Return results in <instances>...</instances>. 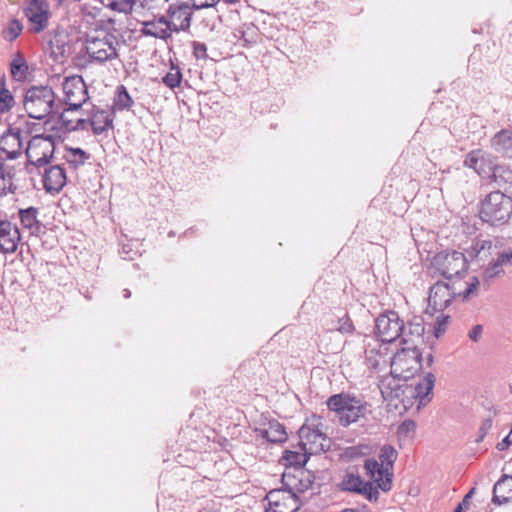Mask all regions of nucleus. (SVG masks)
Returning a JSON list of instances; mask_svg holds the SVG:
<instances>
[{"instance_id": "1", "label": "nucleus", "mask_w": 512, "mask_h": 512, "mask_svg": "<svg viewBox=\"0 0 512 512\" xmlns=\"http://www.w3.org/2000/svg\"><path fill=\"white\" fill-rule=\"evenodd\" d=\"M62 88L64 92V101L68 108L60 113V119L66 129H78L82 126L84 120L78 119L76 124H73V121L69 119L68 114L71 111L79 110L88 100L89 97L86 84L81 76L73 75L64 79Z\"/></svg>"}, {"instance_id": "2", "label": "nucleus", "mask_w": 512, "mask_h": 512, "mask_svg": "<svg viewBox=\"0 0 512 512\" xmlns=\"http://www.w3.org/2000/svg\"><path fill=\"white\" fill-rule=\"evenodd\" d=\"M28 116L41 120L50 114H59V104L53 89L46 85L32 86L27 89L23 100Z\"/></svg>"}, {"instance_id": "3", "label": "nucleus", "mask_w": 512, "mask_h": 512, "mask_svg": "<svg viewBox=\"0 0 512 512\" xmlns=\"http://www.w3.org/2000/svg\"><path fill=\"white\" fill-rule=\"evenodd\" d=\"M380 463L375 459H366L364 468L366 473L377 483V487L387 492L392 488V469L397 459V451L390 445L381 448Z\"/></svg>"}, {"instance_id": "4", "label": "nucleus", "mask_w": 512, "mask_h": 512, "mask_svg": "<svg viewBox=\"0 0 512 512\" xmlns=\"http://www.w3.org/2000/svg\"><path fill=\"white\" fill-rule=\"evenodd\" d=\"M512 215V197L497 190L490 192L481 201L479 216L482 221L491 225H502Z\"/></svg>"}, {"instance_id": "5", "label": "nucleus", "mask_w": 512, "mask_h": 512, "mask_svg": "<svg viewBox=\"0 0 512 512\" xmlns=\"http://www.w3.org/2000/svg\"><path fill=\"white\" fill-rule=\"evenodd\" d=\"M327 406L336 413L342 426H349L357 422L367 413L366 402L346 393L330 396L327 400Z\"/></svg>"}, {"instance_id": "6", "label": "nucleus", "mask_w": 512, "mask_h": 512, "mask_svg": "<svg viewBox=\"0 0 512 512\" xmlns=\"http://www.w3.org/2000/svg\"><path fill=\"white\" fill-rule=\"evenodd\" d=\"M422 355L418 347L405 346L390 360L391 375L398 380H408L421 369Z\"/></svg>"}, {"instance_id": "7", "label": "nucleus", "mask_w": 512, "mask_h": 512, "mask_svg": "<svg viewBox=\"0 0 512 512\" xmlns=\"http://www.w3.org/2000/svg\"><path fill=\"white\" fill-rule=\"evenodd\" d=\"M431 269L438 272L447 280L461 276L467 269V260L463 253L441 251L432 260Z\"/></svg>"}, {"instance_id": "8", "label": "nucleus", "mask_w": 512, "mask_h": 512, "mask_svg": "<svg viewBox=\"0 0 512 512\" xmlns=\"http://www.w3.org/2000/svg\"><path fill=\"white\" fill-rule=\"evenodd\" d=\"M119 42L115 36L105 34L103 37H88L86 52L92 61L104 63L118 57Z\"/></svg>"}, {"instance_id": "9", "label": "nucleus", "mask_w": 512, "mask_h": 512, "mask_svg": "<svg viewBox=\"0 0 512 512\" xmlns=\"http://www.w3.org/2000/svg\"><path fill=\"white\" fill-rule=\"evenodd\" d=\"M54 149V142L51 137L34 136L28 142L26 149L29 163L36 167L47 165L53 156Z\"/></svg>"}, {"instance_id": "10", "label": "nucleus", "mask_w": 512, "mask_h": 512, "mask_svg": "<svg viewBox=\"0 0 512 512\" xmlns=\"http://www.w3.org/2000/svg\"><path fill=\"white\" fill-rule=\"evenodd\" d=\"M377 340L391 343L400 338L403 320L394 311H388L378 316L375 322Z\"/></svg>"}, {"instance_id": "11", "label": "nucleus", "mask_w": 512, "mask_h": 512, "mask_svg": "<svg viewBox=\"0 0 512 512\" xmlns=\"http://www.w3.org/2000/svg\"><path fill=\"white\" fill-rule=\"evenodd\" d=\"M282 489L287 492L299 496L311 488L313 484V476L304 468H286L282 474Z\"/></svg>"}, {"instance_id": "12", "label": "nucleus", "mask_w": 512, "mask_h": 512, "mask_svg": "<svg viewBox=\"0 0 512 512\" xmlns=\"http://www.w3.org/2000/svg\"><path fill=\"white\" fill-rule=\"evenodd\" d=\"M302 451L317 454L325 450L327 437L313 422L305 423L298 431Z\"/></svg>"}, {"instance_id": "13", "label": "nucleus", "mask_w": 512, "mask_h": 512, "mask_svg": "<svg viewBox=\"0 0 512 512\" xmlns=\"http://www.w3.org/2000/svg\"><path fill=\"white\" fill-rule=\"evenodd\" d=\"M365 361L367 366L375 371H380L389 363L388 347L386 343L372 337H366Z\"/></svg>"}, {"instance_id": "14", "label": "nucleus", "mask_w": 512, "mask_h": 512, "mask_svg": "<svg viewBox=\"0 0 512 512\" xmlns=\"http://www.w3.org/2000/svg\"><path fill=\"white\" fill-rule=\"evenodd\" d=\"M267 500L269 503L268 512H296L302 505L299 496H295L282 488L271 490L267 494Z\"/></svg>"}, {"instance_id": "15", "label": "nucleus", "mask_w": 512, "mask_h": 512, "mask_svg": "<svg viewBox=\"0 0 512 512\" xmlns=\"http://www.w3.org/2000/svg\"><path fill=\"white\" fill-rule=\"evenodd\" d=\"M24 176L25 172L20 165L10 167L2 164V196L7 197L8 193L23 195L24 189L21 182Z\"/></svg>"}, {"instance_id": "16", "label": "nucleus", "mask_w": 512, "mask_h": 512, "mask_svg": "<svg viewBox=\"0 0 512 512\" xmlns=\"http://www.w3.org/2000/svg\"><path fill=\"white\" fill-rule=\"evenodd\" d=\"M27 138V133L23 132L20 128L9 127L2 134V153H5L9 159H16L22 155L23 142Z\"/></svg>"}, {"instance_id": "17", "label": "nucleus", "mask_w": 512, "mask_h": 512, "mask_svg": "<svg viewBox=\"0 0 512 512\" xmlns=\"http://www.w3.org/2000/svg\"><path fill=\"white\" fill-rule=\"evenodd\" d=\"M453 299L448 282L437 281L431 288L428 298L427 311L431 314L442 311L449 306Z\"/></svg>"}, {"instance_id": "18", "label": "nucleus", "mask_w": 512, "mask_h": 512, "mask_svg": "<svg viewBox=\"0 0 512 512\" xmlns=\"http://www.w3.org/2000/svg\"><path fill=\"white\" fill-rule=\"evenodd\" d=\"M192 10L190 3H178L169 6L168 24L172 32L185 31L190 27Z\"/></svg>"}, {"instance_id": "19", "label": "nucleus", "mask_w": 512, "mask_h": 512, "mask_svg": "<svg viewBox=\"0 0 512 512\" xmlns=\"http://www.w3.org/2000/svg\"><path fill=\"white\" fill-rule=\"evenodd\" d=\"M26 16L31 22L32 30L35 33L44 30L50 17L46 0H32L26 9Z\"/></svg>"}, {"instance_id": "20", "label": "nucleus", "mask_w": 512, "mask_h": 512, "mask_svg": "<svg viewBox=\"0 0 512 512\" xmlns=\"http://www.w3.org/2000/svg\"><path fill=\"white\" fill-rule=\"evenodd\" d=\"M341 487L343 490L357 492L364 495L369 501H377L379 491L370 482H363L362 479L354 474H347L342 480Z\"/></svg>"}, {"instance_id": "21", "label": "nucleus", "mask_w": 512, "mask_h": 512, "mask_svg": "<svg viewBox=\"0 0 512 512\" xmlns=\"http://www.w3.org/2000/svg\"><path fill=\"white\" fill-rule=\"evenodd\" d=\"M434 385L435 376L432 373H428L415 386L409 389L410 395L418 400V408L425 406L431 401Z\"/></svg>"}, {"instance_id": "22", "label": "nucleus", "mask_w": 512, "mask_h": 512, "mask_svg": "<svg viewBox=\"0 0 512 512\" xmlns=\"http://www.w3.org/2000/svg\"><path fill=\"white\" fill-rule=\"evenodd\" d=\"M425 328L420 318H414L406 326L403 324L401 331V343L405 346L418 347L419 343L423 342V334Z\"/></svg>"}, {"instance_id": "23", "label": "nucleus", "mask_w": 512, "mask_h": 512, "mask_svg": "<svg viewBox=\"0 0 512 512\" xmlns=\"http://www.w3.org/2000/svg\"><path fill=\"white\" fill-rule=\"evenodd\" d=\"M142 34L160 39L171 37L172 31L168 24V19L164 16L143 22L141 28Z\"/></svg>"}, {"instance_id": "24", "label": "nucleus", "mask_w": 512, "mask_h": 512, "mask_svg": "<svg viewBox=\"0 0 512 512\" xmlns=\"http://www.w3.org/2000/svg\"><path fill=\"white\" fill-rule=\"evenodd\" d=\"M65 183L66 175L60 166L54 165L45 169L43 184L48 192H59Z\"/></svg>"}, {"instance_id": "25", "label": "nucleus", "mask_w": 512, "mask_h": 512, "mask_svg": "<svg viewBox=\"0 0 512 512\" xmlns=\"http://www.w3.org/2000/svg\"><path fill=\"white\" fill-rule=\"evenodd\" d=\"M492 501L499 505L512 501V476L503 475L495 483Z\"/></svg>"}, {"instance_id": "26", "label": "nucleus", "mask_w": 512, "mask_h": 512, "mask_svg": "<svg viewBox=\"0 0 512 512\" xmlns=\"http://www.w3.org/2000/svg\"><path fill=\"white\" fill-rule=\"evenodd\" d=\"M512 264V251L501 253L498 258L490 263L484 270V280L489 281L504 274V268Z\"/></svg>"}, {"instance_id": "27", "label": "nucleus", "mask_w": 512, "mask_h": 512, "mask_svg": "<svg viewBox=\"0 0 512 512\" xmlns=\"http://www.w3.org/2000/svg\"><path fill=\"white\" fill-rule=\"evenodd\" d=\"M20 240V234L15 226L2 220V253H13L16 251Z\"/></svg>"}, {"instance_id": "28", "label": "nucleus", "mask_w": 512, "mask_h": 512, "mask_svg": "<svg viewBox=\"0 0 512 512\" xmlns=\"http://www.w3.org/2000/svg\"><path fill=\"white\" fill-rule=\"evenodd\" d=\"M491 146L503 157L512 158V131L501 130L491 139Z\"/></svg>"}, {"instance_id": "29", "label": "nucleus", "mask_w": 512, "mask_h": 512, "mask_svg": "<svg viewBox=\"0 0 512 512\" xmlns=\"http://www.w3.org/2000/svg\"><path fill=\"white\" fill-rule=\"evenodd\" d=\"M455 280H449L450 290L453 298L456 296H462L464 299H468L477 289L479 281L477 277H471L470 281H462L459 277H454Z\"/></svg>"}, {"instance_id": "30", "label": "nucleus", "mask_w": 512, "mask_h": 512, "mask_svg": "<svg viewBox=\"0 0 512 512\" xmlns=\"http://www.w3.org/2000/svg\"><path fill=\"white\" fill-rule=\"evenodd\" d=\"M256 432L271 443H282L287 439V433L278 421H270L266 428H257Z\"/></svg>"}, {"instance_id": "31", "label": "nucleus", "mask_w": 512, "mask_h": 512, "mask_svg": "<svg viewBox=\"0 0 512 512\" xmlns=\"http://www.w3.org/2000/svg\"><path fill=\"white\" fill-rule=\"evenodd\" d=\"M9 66L11 76L14 80L23 82L28 78L29 67L24 55L21 52H17L13 55Z\"/></svg>"}, {"instance_id": "32", "label": "nucleus", "mask_w": 512, "mask_h": 512, "mask_svg": "<svg viewBox=\"0 0 512 512\" xmlns=\"http://www.w3.org/2000/svg\"><path fill=\"white\" fill-rule=\"evenodd\" d=\"M398 378L386 377L380 381L379 389L385 400H393L399 398L403 393V387L396 380Z\"/></svg>"}, {"instance_id": "33", "label": "nucleus", "mask_w": 512, "mask_h": 512, "mask_svg": "<svg viewBox=\"0 0 512 512\" xmlns=\"http://www.w3.org/2000/svg\"><path fill=\"white\" fill-rule=\"evenodd\" d=\"M113 117L109 111L97 110L92 114L91 126L94 134H102L112 128Z\"/></svg>"}, {"instance_id": "34", "label": "nucleus", "mask_w": 512, "mask_h": 512, "mask_svg": "<svg viewBox=\"0 0 512 512\" xmlns=\"http://www.w3.org/2000/svg\"><path fill=\"white\" fill-rule=\"evenodd\" d=\"M489 157V154L480 149L473 150L467 154L464 160V164L466 167L475 170L478 174L481 175L483 172H485L484 164L489 159Z\"/></svg>"}, {"instance_id": "35", "label": "nucleus", "mask_w": 512, "mask_h": 512, "mask_svg": "<svg viewBox=\"0 0 512 512\" xmlns=\"http://www.w3.org/2000/svg\"><path fill=\"white\" fill-rule=\"evenodd\" d=\"M494 180L506 192L512 193V169L506 166H496L493 169Z\"/></svg>"}, {"instance_id": "36", "label": "nucleus", "mask_w": 512, "mask_h": 512, "mask_svg": "<svg viewBox=\"0 0 512 512\" xmlns=\"http://www.w3.org/2000/svg\"><path fill=\"white\" fill-rule=\"evenodd\" d=\"M17 212L19 214L21 223L23 227L28 228L34 232H38L40 229L39 222L37 220V209L34 207H29L27 209L18 208Z\"/></svg>"}, {"instance_id": "37", "label": "nucleus", "mask_w": 512, "mask_h": 512, "mask_svg": "<svg viewBox=\"0 0 512 512\" xmlns=\"http://www.w3.org/2000/svg\"><path fill=\"white\" fill-rule=\"evenodd\" d=\"M308 454L309 452L306 451H286L282 459L287 466L286 468H303L308 460Z\"/></svg>"}, {"instance_id": "38", "label": "nucleus", "mask_w": 512, "mask_h": 512, "mask_svg": "<svg viewBox=\"0 0 512 512\" xmlns=\"http://www.w3.org/2000/svg\"><path fill=\"white\" fill-rule=\"evenodd\" d=\"M133 103L134 101L129 95L127 89L123 85L119 86L114 99V108L120 111L127 110L132 107Z\"/></svg>"}, {"instance_id": "39", "label": "nucleus", "mask_w": 512, "mask_h": 512, "mask_svg": "<svg viewBox=\"0 0 512 512\" xmlns=\"http://www.w3.org/2000/svg\"><path fill=\"white\" fill-rule=\"evenodd\" d=\"M88 157V154L80 148H70L65 154L67 162L72 164L74 167L83 165Z\"/></svg>"}, {"instance_id": "40", "label": "nucleus", "mask_w": 512, "mask_h": 512, "mask_svg": "<svg viewBox=\"0 0 512 512\" xmlns=\"http://www.w3.org/2000/svg\"><path fill=\"white\" fill-rule=\"evenodd\" d=\"M23 25L17 19H12L2 31V37L8 41L15 40L22 32Z\"/></svg>"}, {"instance_id": "41", "label": "nucleus", "mask_w": 512, "mask_h": 512, "mask_svg": "<svg viewBox=\"0 0 512 512\" xmlns=\"http://www.w3.org/2000/svg\"><path fill=\"white\" fill-rule=\"evenodd\" d=\"M135 0H106L105 5L121 13H129L134 6Z\"/></svg>"}, {"instance_id": "42", "label": "nucleus", "mask_w": 512, "mask_h": 512, "mask_svg": "<svg viewBox=\"0 0 512 512\" xmlns=\"http://www.w3.org/2000/svg\"><path fill=\"white\" fill-rule=\"evenodd\" d=\"M182 80V74L178 67L172 66L169 70V72L163 77L162 81L163 83L173 89L180 85Z\"/></svg>"}, {"instance_id": "43", "label": "nucleus", "mask_w": 512, "mask_h": 512, "mask_svg": "<svg viewBox=\"0 0 512 512\" xmlns=\"http://www.w3.org/2000/svg\"><path fill=\"white\" fill-rule=\"evenodd\" d=\"M4 82L2 81V113L5 110H9L15 105V100L11 92L3 87Z\"/></svg>"}, {"instance_id": "44", "label": "nucleus", "mask_w": 512, "mask_h": 512, "mask_svg": "<svg viewBox=\"0 0 512 512\" xmlns=\"http://www.w3.org/2000/svg\"><path fill=\"white\" fill-rule=\"evenodd\" d=\"M448 320H449L448 316L440 315L437 317L436 326L434 329V334L437 338L440 337L445 332Z\"/></svg>"}, {"instance_id": "45", "label": "nucleus", "mask_w": 512, "mask_h": 512, "mask_svg": "<svg viewBox=\"0 0 512 512\" xmlns=\"http://www.w3.org/2000/svg\"><path fill=\"white\" fill-rule=\"evenodd\" d=\"M191 7L195 10L214 7L219 0H191Z\"/></svg>"}, {"instance_id": "46", "label": "nucleus", "mask_w": 512, "mask_h": 512, "mask_svg": "<svg viewBox=\"0 0 512 512\" xmlns=\"http://www.w3.org/2000/svg\"><path fill=\"white\" fill-rule=\"evenodd\" d=\"M337 330L341 333H351L353 331L352 321L348 317H342L338 320Z\"/></svg>"}, {"instance_id": "47", "label": "nucleus", "mask_w": 512, "mask_h": 512, "mask_svg": "<svg viewBox=\"0 0 512 512\" xmlns=\"http://www.w3.org/2000/svg\"><path fill=\"white\" fill-rule=\"evenodd\" d=\"M483 326L480 324L474 325L468 332V337L473 342H478L482 338Z\"/></svg>"}, {"instance_id": "48", "label": "nucleus", "mask_w": 512, "mask_h": 512, "mask_svg": "<svg viewBox=\"0 0 512 512\" xmlns=\"http://www.w3.org/2000/svg\"><path fill=\"white\" fill-rule=\"evenodd\" d=\"M493 422L491 418L485 419L480 428H479V437L477 439L478 442L482 441L483 438L486 436L488 431L492 428Z\"/></svg>"}, {"instance_id": "49", "label": "nucleus", "mask_w": 512, "mask_h": 512, "mask_svg": "<svg viewBox=\"0 0 512 512\" xmlns=\"http://www.w3.org/2000/svg\"><path fill=\"white\" fill-rule=\"evenodd\" d=\"M193 51L196 58H206L207 57V47L204 43L195 42L193 45Z\"/></svg>"}, {"instance_id": "50", "label": "nucleus", "mask_w": 512, "mask_h": 512, "mask_svg": "<svg viewBox=\"0 0 512 512\" xmlns=\"http://www.w3.org/2000/svg\"><path fill=\"white\" fill-rule=\"evenodd\" d=\"M510 445H512V429L510 430L509 434L497 444V449L499 451H504L508 449Z\"/></svg>"}, {"instance_id": "51", "label": "nucleus", "mask_w": 512, "mask_h": 512, "mask_svg": "<svg viewBox=\"0 0 512 512\" xmlns=\"http://www.w3.org/2000/svg\"><path fill=\"white\" fill-rule=\"evenodd\" d=\"M474 492V489H471L464 497L463 501L460 503L462 504V507H468L469 505V498L471 497V495L473 494Z\"/></svg>"}, {"instance_id": "52", "label": "nucleus", "mask_w": 512, "mask_h": 512, "mask_svg": "<svg viewBox=\"0 0 512 512\" xmlns=\"http://www.w3.org/2000/svg\"><path fill=\"white\" fill-rule=\"evenodd\" d=\"M403 426L406 427L407 430H409L410 428H414L415 424L412 421H408V422H404Z\"/></svg>"}, {"instance_id": "53", "label": "nucleus", "mask_w": 512, "mask_h": 512, "mask_svg": "<svg viewBox=\"0 0 512 512\" xmlns=\"http://www.w3.org/2000/svg\"><path fill=\"white\" fill-rule=\"evenodd\" d=\"M462 504H458V506L455 508L454 512H462Z\"/></svg>"}, {"instance_id": "54", "label": "nucleus", "mask_w": 512, "mask_h": 512, "mask_svg": "<svg viewBox=\"0 0 512 512\" xmlns=\"http://www.w3.org/2000/svg\"><path fill=\"white\" fill-rule=\"evenodd\" d=\"M130 295H131V292H130L129 290H127V289H126V290H124V297H125V298H129V297H130Z\"/></svg>"}, {"instance_id": "55", "label": "nucleus", "mask_w": 512, "mask_h": 512, "mask_svg": "<svg viewBox=\"0 0 512 512\" xmlns=\"http://www.w3.org/2000/svg\"><path fill=\"white\" fill-rule=\"evenodd\" d=\"M122 252L125 253V254H128V249H126V246L124 245L123 248H122Z\"/></svg>"}, {"instance_id": "56", "label": "nucleus", "mask_w": 512, "mask_h": 512, "mask_svg": "<svg viewBox=\"0 0 512 512\" xmlns=\"http://www.w3.org/2000/svg\"><path fill=\"white\" fill-rule=\"evenodd\" d=\"M342 512H358V511H356V510H354V509H345V510H343Z\"/></svg>"}, {"instance_id": "57", "label": "nucleus", "mask_w": 512, "mask_h": 512, "mask_svg": "<svg viewBox=\"0 0 512 512\" xmlns=\"http://www.w3.org/2000/svg\"><path fill=\"white\" fill-rule=\"evenodd\" d=\"M428 362L431 363L432 362V355H429L428 356Z\"/></svg>"}]
</instances>
